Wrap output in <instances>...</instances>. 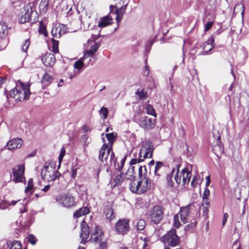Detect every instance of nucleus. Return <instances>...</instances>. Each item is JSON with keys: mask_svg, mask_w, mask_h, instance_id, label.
<instances>
[{"mask_svg": "<svg viewBox=\"0 0 249 249\" xmlns=\"http://www.w3.org/2000/svg\"><path fill=\"white\" fill-rule=\"evenodd\" d=\"M175 172V169L173 168L171 173L167 175L166 179L168 186L172 187L174 186V183L172 179L173 177L174 180L178 184L181 183V177H183L182 184L183 185L188 184L191 177V173L188 168L182 169L181 172L179 173V169L178 168L176 174L174 175Z\"/></svg>", "mask_w": 249, "mask_h": 249, "instance_id": "obj_1", "label": "nucleus"}, {"mask_svg": "<svg viewBox=\"0 0 249 249\" xmlns=\"http://www.w3.org/2000/svg\"><path fill=\"white\" fill-rule=\"evenodd\" d=\"M98 159L105 165H113V166L116 165V159L112 148L106 143H104L100 149Z\"/></svg>", "mask_w": 249, "mask_h": 249, "instance_id": "obj_2", "label": "nucleus"}, {"mask_svg": "<svg viewBox=\"0 0 249 249\" xmlns=\"http://www.w3.org/2000/svg\"><path fill=\"white\" fill-rule=\"evenodd\" d=\"M20 87L18 85L10 91V96L14 98L17 101H21L22 99L27 100L30 95V85L24 84L19 82Z\"/></svg>", "mask_w": 249, "mask_h": 249, "instance_id": "obj_3", "label": "nucleus"}, {"mask_svg": "<svg viewBox=\"0 0 249 249\" xmlns=\"http://www.w3.org/2000/svg\"><path fill=\"white\" fill-rule=\"evenodd\" d=\"M153 149L152 144L150 142L143 143L140 150L139 158L132 159L129 163L130 166L143 161L145 159L151 158Z\"/></svg>", "mask_w": 249, "mask_h": 249, "instance_id": "obj_4", "label": "nucleus"}, {"mask_svg": "<svg viewBox=\"0 0 249 249\" xmlns=\"http://www.w3.org/2000/svg\"><path fill=\"white\" fill-rule=\"evenodd\" d=\"M41 176L44 180L51 181L59 178L61 174L55 170L54 164L51 163L47 164L46 163L42 170Z\"/></svg>", "mask_w": 249, "mask_h": 249, "instance_id": "obj_5", "label": "nucleus"}, {"mask_svg": "<svg viewBox=\"0 0 249 249\" xmlns=\"http://www.w3.org/2000/svg\"><path fill=\"white\" fill-rule=\"evenodd\" d=\"M151 183L149 179H140L137 183L135 182H130L129 188L131 192L137 194H142L149 190Z\"/></svg>", "mask_w": 249, "mask_h": 249, "instance_id": "obj_6", "label": "nucleus"}, {"mask_svg": "<svg viewBox=\"0 0 249 249\" xmlns=\"http://www.w3.org/2000/svg\"><path fill=\"white\" fill-rule=\"evenodd\" d=\"M162 241L171 247H175L180 243V238L177 234L176 230L173 228L162 237Z\"/></svg>", "mask_w": 249, "mask_h": 249, "instance_id": "obj_7", "label": "nucleus"}, {"mask_svg": "<svg viewBox=\"0 0 249 249\" xmlns=\"http://www.w3.org/2000/svg\"><path fill=\"white\" fill-rule=\"evenodd\" d=\"M163 213L164 209L162 206H154L149 212L150 221L154 224H158L163 218Z\"/></svg>", "mask_w": 249, "mask_h": 249, "instance_id": "obj_8", "label": "nucleus"}, {"mask_svg": "<svg viewBox=\"0 0 249 249\" xmlns=\"http://www.w3.org/2000/svg\"><path fill=\"white\" fill-rule=\"evenodd\" d=\"M56 201L61 206L70 208L75 205L74 197L70 194H62L57 196Z\"/></svg>", "mask_w": 249, "mask_h": 249, "instance_id": "obj_9", "label": "nucleus"}, {"mask_svg": "<svg viewBox=\"0 0 249 249\" xmlns=\"http://www.w3.org/2000/svg\"><path fill=\"white\" fill-rule=\"evenodd\" d=\"M25 166L24 164H19L12 169L13 179L16 183L23 182L25 178L24 176Z\"/></svg>", "mask_w": 249, "mask_h": 249, "instance_id": "obj_10", "label": "nucleus"}, {"mask_svg": "<svg viewBox=\"0 0 249 249\" xmlns=\"http://www.w3.org/2000/svg\"><path fill=\"white\" fill-rule=\"evenodd\" d=\"M116 231L121 235H124L129 230V220L126 219H119L115 224Z\"/></svg>", "mask_w": 249, "mask_h": 249, "instance_id": "obj_11", "label": "nucleus"}, {"mask_svg": "<svg viewBox=\"0 0 249 249\" xmlns=\"http://www.w3.org/2000/svg\"><path fill=\"white\" fill-rule=\"evenodd\" d=\"M104 239V233L99 229V227L96 226L95 227L94 231L91 235V240L96 243H100V246L102 248L105 247L106 243L102 241Z\"/></svg>", "mask_w": 249, "mask_h": 249, "instance_id": "obj_12", "label": "nucleus"}, {"mask_svg": "<svg viewBox=\"0 0 249 249\" xmlns=\"http://www.w3.org/2000/svg\"><path fill=\"white\" fill-rule=\"evenodd\" d=\"M139 123L141 127L147 130L152 129L155 125V120L146 116H142Z\"/></svg>", "mask_w": 249, "mask_h": 249, "instance_id": "obj_13", "label": "nucleus"}, {"mask_svg": "<svg viewBox=\"0 0 249 249\" xmlns=\"http://www.w3.org/2000/svg\"><path fill=\"white\" fill-rule=\"evenodd\" d=\"M81 227V232L80 235L81 238V243L85 244L86 242L88 241L87 239L89 237V227L86 223L84 222L82 223Z\"/></svg>", "mask_w": 249, "mask_h": 249, "instance_id": "obj_14", "label": "nucleus"}, {"mask_svg": "<svg viewBox=\"0 0 249 249\" xmlns=\"http://www.w3.org/2000/svg\"><path fill=\"white\" fill-rule=\"evenodd\" d=\"M41 60L43 63L47 67H52L55 63V57L53 54L48 53L44 54Z\"/></svg>", "mask_w": 249, "mask_h": 249, "instance_id": "obj_15", "label": "nucleus"}, {"mask_svg": "<svg viewBox=\"0 0 249 249\" xmlns=\"http://www.w3.org/2000/svg\"><path fill=\"white\" fill-rule=\"evenodd\" d=\"M23 141L20 138H14L7 143L6 146L8 150H12L20 148L22 145Z\"/></svg>", "mask_w": 249, "mask_h": 249, "instance_id": "obj_16", "label": "nucleus"}, {"mask_svg": "<svg viewBox=\"0 0 249 249\" xmlns=\"http://www.w3.org/2000/svg\"><path fill=\"white\" fill-rule=\"evenodd\" d=\"M22 14H23L21 16L20 22L22 23H24L30 21L31 19V15L33 14V11L30 7L27 6L24 9Z\"/></svg>", "mask_w": 249, "mask_h": 249, "instance_id": "obj_17", "label": "nucleus"}, {"mask_svg": "<svg viewBox=\"0 0 249 249\" xmlns=\"http://www.w3.org/2000/svg\"><path fill=\"white\" fill-rule=\"evenodd\" d=\"M191 207L190 205H188L180 208L179 212L180 219L181 222L184 224L187 222L188 217L191 213Z\"/></svg>", "mask_w": 249, "mask_h": 249, "instance_id": "obj_18", "label": "nucleus"}, {"mask_svg": "<svg viewBox=\"0 0 249 249\" xmlns=\"http://www.w3.org/2000/svg\"><path fill=\"white\" fill-rule=\"evenodd\" d=\"M165 168H166V166L162 162L156 161L154 172L157 180L159 178V177L162 175Z\"/></svg>", "mask_w": 249, "mask_h": 249, "instance_id": "obj_19", "label": "nucleus"}, {"mask_svg": "<svg viewBox=\"0 0 249 249\" xmlns=\"http://www.w3.org/2000/svg\"><path fill=\"white\" fill-rule=\"evenodd\" d=\"M135 168V166H131L124 174V177L126 181L129 180L131 182H134L136 178Z\"/></svg>", "mask_w": 249, "mask_h": 249, "instance_id": "obj_20", "label": "nucleus"}, {"mask_svg": "<svg viewBox=\"0 0 249 249\" xmlns=\"http://www.w3.org/2000/svg\"><path fill=\"white\" fill-rule=\"evenodd\" d=\"M128 3V2H126L124 4H123V5L121 8L116 9L115 13L116 14V20L118 23L122 20Z\"/></svg>", "mask_w": 249, "mask_h": 249, "instance_id": "obj_21", "label": "nucleus"}, {"mask_svg": "<svg viewBox=\"0 0 249 249\" xmlns=\"http://www.w3.org/2000/svg\"><path fill=\"white\" fill-rule=\"evenodd\" d=\"M113 181L114 183V186H119L122 184L123 183L126 184V180L124 177V174L121 173L117 175L112 178Z\"/></svg>", "mask_w": 249, "mask_h": 249, "instance_id": "obj_22", "label": "nucleus"}, {"mask_svg": "<svg viewBox=\"0 0 249 249\" xmlns=\"http://www.w3.org/2000/svg\"><path fill=\"white\" fill-rule=\"evenodd\" d=\"M213 150L217 156L224 152V147L220 143V136L219 135L216 140V144L213 147Z\"/></svg>", "mask_w": 249, "mask_h": 249, "instance_id": "obj_23", "label": "nucleus"}, {"mask_svg": "<svg viewBox=\"0 0 249 249\" xmlns=\"http://www.w3.org/2000/svg\"><path fill=\"white\" fill-rule=\"evenodd\" d=\"M104 214L106 216V218L109 221H111L115 217L113 209L109 207H107L105 208Z\"/></svg>", "mask_w": 249, "mask_h": 249, "instance_id": "obj_24", "label": "nucleus"}, {"mask_svg": "<svg viewBox=\"0 0 249 249\" xmlns=\"http://www.w3.org/2000/svg\"><path fill=\"white\" fill-rule=\"evenodd\" d=\"M89 213V209L88 207L81 208L77 210L73 213V217L74 218H79L83 215H86Z\"/></svg>", "mask_w": 249, "mask_h": 249, "instance_id": "obj_25", "label": "nucleus"}, {"mask_svg": "<svg viewBox=\"0 0 249 249\" xmlns=\"http://www.w3.org/2000/svg\"><path fill=\"white\" fill-rule=\"evenodd\" d=\"M112 20V18L109 16L105 17L99 21L98 25L100 27H105L111 24Z\"/></svg>", "mask_w": 249, "mask_h": 249, "instance_id": "obj_26", "label": "nucleus"}, {"mask_svg": "<svg viewBox=\"0 0 249 249\" xmlns=\"http://www.w3.org/2000/svg\"><path fill=\"white\" fill-rule=\"evenodd\" d=\"M214 39L213 37H211L205 42L203 43L202 46L203 50L207 51H210L214 47L213 44L214 43Z\"/></svg>", "mask_w": 249, "mask_h": 249, "instance_id": "obj_27", "label": "nucleus"}, {"mask_svg": "<svg viewBox=\"0 0 249 249\" xmlns=\"http://www.w3.org/2000/svg\"><path fill=\"white\" fill-rule=\"evenodd\" d=\"M147 170L145 166L139 167V177L140 179H149L147 177Z\"/></svg>", "mask_w": 249, "mask_h": 249, "instance_id": "obj_28", "label": "nucleus"}, {"mask_svg": "<svg viewBox=\"0 0 249 249\" xmlns=\"http://www.w3.org/2000/svg\"><path fill=\"white\" fill-rule=\"evenodd\" d=\"M7 247L10 249H21L22 248L21 243L18 241L7 242Z\"/></svg>", "mask_w": 249, "mask_h": 249, "instance_id": "obj_29", "label": "nucleus"}, {"mask_svg": "<svg viewBox=\"0 0 249 249\" xmlns=\"http://www.w3.org/2000/svg\"><path fill=\"white\" fill-rule=\"evenodd\" d=\"M53 80V77L50 74L46 73L41 80V82L43 86H47L51 84Z\"/></svg>", "mask_w": 249, "mask_h": 249, "instance_id": "obj_30", "label": "nucleus"}, {"mask_svg": "<svg viewBox=\"0 0 249 249\" xmlns=\"http://www.w3.org/2000/svg\"><path fill=\"white\" fill-rule=\"evenodd\" d=\"M136 95L138 96L139 100H144L147 97V92L144 89H139L136 92Z\"/></svg>", "mask_w": 249, "mask_h": 249, "instance_id": "obj_31", "label": "nucleus"}, {"mask_svg": "<svg viewBox=\"0 0 249 249\" xmlns=\"http://www.w3.org/2000/svg\"><path fill=\"white\" fill-rule=\"evenodd\" d=\"M7 34V26L4 23H0V38H5Z\"/></svg>", "mask_w": 249, "mask_h": 249, "instance_id": "obj_32", "label": "nucleus"}, {"mask_svg": "<svg viewBox=\"0 0 249 249\" xmlns=\"http://www.w3.org/2000/svg\"><path fill=\"white\" fill-rule=\"evenodd\" d=\"M241 12V15L243 16L244 12V6L242 3L241 2L237 3L234 8V12L236 13H239V12Z\"/></svg>", "mask_w": 249, "mask_h": 249, "instance_id": "obj_33", "label": "nucleus"}, {"mask_svg": "<svg viewBox=\"0 0 249 249\" xmlns=\"http://www.w3.org/2000/svg\"><path fill=\"white\" fill-rule=\"evenodd\" d=\"M85 60V59H83L82 58H81L78 60L76 61L73 64V67L74 69L80 70L84 66V61Z\"/></svg>", "mask_w": 249, "mask_h": 249, "instance_id": "obj_34", "label": "nucleus"}, {"mask_svg": "<svg viewBox=\"0 0 249 249\" xmlns=\"http://www.w3.org/2000/svg\"><path fill=\"white\" fill-rule=\"evenodd\" d=\"M146 112L148 114L151 115L154 117L157 116V114L155 112L153 106L151 105H147L145 108Z\"/></svg>", "mask_w": 249, "mask_h": 249, "instance_id": "obj_35", "label": "nucleus"}, {"mask_svg": "<svg viewBox=\"0 0 249 249\" xmlns=\"http://www.w3.org/2000/svg\"><path fill=\"white\" fill-rule=\"evenodd\" d=\"M145 222L143 219H139L136 224V228L138 230H143L145 226Z\"/></svg>", "mask_w": 249, "mask_h": 249, "instance_id": "obj_36", "label": "nucleus"}, {"mask_svg": "<svg viewBox=\"0 0 249 249\" xmlns=\"http://www.w3.org/2000/svg\"><path fill=\"white\" fill-rule=\"evenodd\" d=\"M30 44V41L29 39L24 40V42L21 45L22 51L24 53H26Z\"/></svg>", "mask_w": 249, "mask_h": 249, "instance_id": "obj_37", "label": "nucleus"}, {"mask_svg": "<svg viewBox=\"0 0 249 249\" xmlns=\"http://www.w3.org/2000/svg\"><path fill=\"white\" fill-rule=\"evenodd\" d=\"M106 136L108 142L110 143V146L112 147V145L115 140L116 135L114 133H110L106 134Z\"/></svg>", "mask_w": 249, "mask_h": 249, "instance_id": "obj_38", "label": "nucleus"}, {"mask_svg": "<svg viewBox=\"0 0 249 249\" xmlns=\"http://www.w3.org/2000/svg\"><path fill=\"white\" fill-rule=\"evenodd\" d=\"M108 113V110L106 107H103L99 111V113L100 115H103V119L104 120L107 118Z\"/></svg>", "mask_w": 249, "mask_h": 249, "instance_id": "obj_39", "label": "nucleus"}, {"mask_svg": "<svg viewBox=\"0 0 249 249\" xmlns=\"http://www.w3.org/2000/svg\"><path fill=\"white\" fill-rule=\"evenodd\" d=\"M56 29H58V26H53L52 29L51 33L53 37L59 38L61 36H59V31Z\"/></svg>", "mask_w": 249, "mask_h": 249, "instance_id": "obj_40", "label": "nucleus"}, {"mask_svg": "<svg viewBox=\"0 0 249 249\" xmlns=\"http://www.w3.org/2000/svg\"><path fill=\"white\" fill-rule=\"evenodd\" d=\"M52 41L53 44L52 51L54 53H57L58 52V41L53 38L52 39Z\"/></svg>", "mask_w": 249, "mask_h": 249, "instance_id": "obj_41", "label": "nucleus"}, {"mask_svg": "<svg viewBox=\"0 0 249 249\" xmlns=\"http://www.w3.org/2000/svg\"><path fill=\"white\" fill-rule=\"evenodd\" d=\"M58 29H57L59 33V36H61L67 32V28L65 25L63 24H60L58 26Z\"/></svg>", "mask_w": 249, "mask_h": 249, "instance_id": "obj_42", "label": "nucleus"}, {"mask_svg": "<svg viewBox=\"0 0 249 249\" xmlns=\"http://www.w3.org/2000/svg\"><path fill=\"white\" fill-rule=\"evenodd\" d=\"M1 39L0 40V51L4 50L8 43L7 39L6 38H1Z\"/></svg>", "mask_w": 249, "mask_h": 249, "instance_id": "obj_43", "label": "nucleus"}, {"mask_svg": "<svg viewBox=\"0 0 249 249\" xmlns=\"http://www.w3.org/2000/svg\"><path fill=\"white\" fill-rule=\"evenodd\" d=\"M173 225L176 228H178L180 226V223L179 221L178 214H176L174 216V223Z\"/></svg>", "mask_w": 249, "mask_h": 249, "instance_id": "obj_44", "label": "nucleus"}, {"mask_svg": "<svg viewBox=\"0 0 249 249\" xmlns=\"http://www.w3.org/2000/svg\"><path fill=\"white\" fill-rule=\"evenodd\" d=\"M33 187V181L32 178H30L28 182L27 186L25 188V192L26 193L31 191Z\"/></svg>", "mask_w": 249, "mask_h": 249, "instance_id": "obj_45", "label": "nucleus"}, {"mask_svg": "<svg viewBox=\"0 0 249 249\" xmlns=\"http://www.w3.org/2000/svg\"><path fill=\"white\" fill-rule=\"evenodd\" d=\"M66 153L65 149L64 147H62L60 151V153L59 156V164H60V163L61 162L64 156H65ZM60 165H59V166Z\"/></svg>", "mask_w": 249, "mask_h": 249, "instance_id": "obj_46", "label": "nucleus"}, {"mask_svg": "<svg viewBox=\"0 0 249 249\" xmlns=\"http://www.w3.org/2000/svg\"><path fill=\"white\" fill-rule=\"evenodd\" d=\"M95 53H93V51H92L90 49H89V50L86 51L85 53H84V55L83 57V59H86L89 57H91V56H92L93 55V54H94Z\"/></svg>", "mask_w": 249, "mask_h": 249, "instance_id": "obj_47", "label": "nucleus"}, {"mask_svg": "<svg viewBox=\"0 0 249 249\" xmlns=\"http://www.w3.org/2000/svg\"><path fill=\"white\" fill-rule=\"evenodd\" d=\"M126 157L125 156L121 160L120 164L118 165V167L117 168V169L118 171H120L121 169L124 167V164L125 163V161L126 160Z\"/></svg>", "mask_w": 249, "mask_h": 249, "instance_id": "obj_48", "label": "nucleus"}, {"mask_svg": "<svg viewBox=\"0 0 249 249\" xmlns=\"http://www.w3.org/2000/svg\"><path fill=\"white\" fill-rule=\"evenodd\" d=\"M28 241L32 245H35L36 243V239L33 234H30L28 236Z\"/></svg>", "mask_w": 249, "mask_h": 249, "instance_id": "obj_49", "label": "nucleus"}, {"mask_svg": "<svg viewBox=\"0 0 249 249\" xmlns=\"http://www.w3.org/2000/svg\"><path fill=\"white\" fill-rule=\"evenodd\" d=\"M213 21H209L204 26V31L207 32L209 31L213 26Z\"/></svg>", "mask_w": 249, "mask_h": 249, "instance_id": "obj_50", "label": "nucleus"}, {"mask_svg": "<svg viewBox=\"0 0 249 249\" xmlns=\"http://www.w3.org/2000/svg\"><path fill=\"white\" fill-rule=\"evenodd\" d=\"M39 33L42 34L44 36H47V32L46 27L43 26H41L39 29Z\"/></svg>", "mask_w": 249, "mask_h": 249, "instance_id": "obj_51", "label": "nucleus"}, {"mask_svg": "<svg viewBox=\"0 0 249 249\" xmlns=\"http://www.w3.org/2000/svg\"><path fill=\"white\" fill-rule=\"evenodd\" d=\"M209 201L208 198V197L203 198V201L202 202V206H206L208 207L209 206Z\"/></svg>", "mask_w": 249, "mask_h": 249, "instance_id": "obj_52", "label": "nucleus"}, {"mask_svg": "<svg viewBox=\"0 0 249 249\" xmlns=\"http://www.w3.org/2000/svg\"><path fill=\"white\" fill-rule=\"evenodd\" d=\"M99 47V45L97 43H95L94 44L91 46L90 49L93 52V53H95L98 49Z\"/></svg>", "mask_w": 249, "mask_h": 249, "instance_id": "obj_53", "label": "nucleus"}, {"mask_svg": "<svg viewBox=\"0 0 249 249\" xmlns=\"http://www.w3.org/2000/svg\"><path fill=\"white\" fill-rule=\"evenodd\" d=\"M229 215L227 213H225L223 215V220H222V226H224L227 222V219Z\"/></svg>", "mask_w": 249, "mask_h": 249, "instance_id": "obj_54", "label": "nucleus"}, {"mask_svg": "<svg viewBox=\"0 0 249 249\" xmlns=\"http://www.w3.org/2000/svg\"><path fill=\"white\" fill-rule=\"evenodd\" d=\"M202 210L203 212V214L204 216L205 217H207L208 215V207L206 206H202Z\"/></svg>", "mask_w": 249, "mask_h": 249, "instance_id": "obj_55", "label": "nucleus"}, {"mask_svg": "<svg viewBox=\"0 0 249 249\" xmlns=\"http://www.w3.org/2000/svg\"><path fill=\"white\" fill-rule=\"evenodd\" d=\"M197 179V177L195 176L193 178V180L191 181V185L193 187H195L196 185L197 184V182L196 180Z\"/></svg>", "mask_w": 249, "mask_h": 249, "instance_id": "obj_56", "label": "nucleus"}, {"mask_svg": "<svg viewBox=\"0 0 249 249\" xmlns=\"http://www.w3.org/2000/svg\"><path fill=\"white\" fill-rule=\"evenodd\" d=\"M210 195V191L208 189H206L203 194L202 198L208 197V196Z\"/></svg>", "mask_w": 249, "mask_h": 249, "instance_id": "obj_57", "label": "nucleus"}, {"mask_svg": "<svg viewBox=\"0 0 249 249\" xmlns=\"http://www.w3.org/2000/svg\"><path fill=\"white\" fill-rule=\"evenodd\" d=\"M19 201H20V200H18L17 201L13 200L11 202H6V203H7V205L8 206L15 205H16V204L17 202H19Z\"/></svg>", "mask_w": 249, "mask_h": 249, "instance_id": "obj_58", "label": "nucleus"}, {"mask_svg": "<svg viewBox=\"0 0 249 249\" xmlns=\"http://www.w3.org/2000/svg\"><path fill=\"white\" fill-rule=\"evenodd\" d=\"M77 175V169H72L71 170V176L73 178H74Z\"/></svg>", "mask_w": 249, "mask_h": 249, "instance_id": "obj_59", "label": "nucleus"}, {"mask_svg": "<svg viewBox=\"0 0 249 249\" xmlns=\"http://www.w3.org/2000/svg\"><path fill=\"white\" fill-rule=\"evenodd\" d=\"M50 188V186L49 185H47L46 186H45L43 189H42V190L45 192H47L49 189Z\"/></svg>", "mask_w": 249, "mask_h": 249, "instance_id": "obj_60", "label": "nucleus"}, {"mask_svg": "<svg viewBox=\"0 0 249 249\" xmlns=\"http://www.w3.org/2000/svg\"><path fill=\"white\" fill-rule=\"evenodd\" d=\"M206 180H207V181H206V186L207 187L210 184V176H208L206 177Z\"/></svg>", "mask_w": 249, "mask_h": 249, "instance_id": "obj_61", "label": "nucleus"}, {"mask_svg": "<svg viewBox=\"0 0 249 249\" xmlns=\"http://www.w3.org/2000/svg\"><path fill=\"white\" fill-rule=\"evenodd\" d=\"M83 129L84 130L85 132H87L89 130V128L87 125H85L83 126Z\"/></svg>", "mask_w": 249, "mask_h": 249, "instance_id": "obj_62", "label": "nucleus"}, {"mask_svg": "<svg viewBox=\"0 0 249 249\" xmlns=\"http://www.w3.org/2000/svg\"><path fill=\"white\" fill-rule=\"evenodd\" d=\"M154 163H155L154 160H152L151 161H150L149 162V165L151 167V166L154 165Z\"/></svg>", "mask_w": 249, "mask_h": 249, "instance_id": "obj_63", "label": "nucleus"}, {"mask_svg": "<svg viewBox=\"0 0 249 249\" xmlns=\"http://www.w3.org/2000/svg\"><path fill=\"white\" fill-rule=\"evenodd\" d=\"M63 82V80L61 79L58 84V87H61L62 86V83Z\"/></svg>", "mask_w": 249, "mask_h": 249, "instance_id": "obj_64", "label": "nucleus"}]
</instances>
